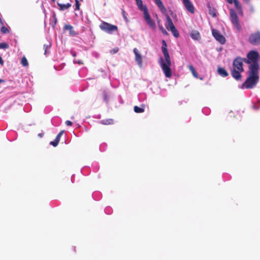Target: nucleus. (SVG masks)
<instances>
[{
	"label": "nucleus",
	"mask_w": 260,
	"mask_h": 260,
	"mask_svg": "<svg viewBox=\"0 0 260 260\" xmlns=\"http://www.w3.org/2000/svg\"><path fill=\"white\" fill-rule=\"evenodd\" d=\"M64 133V131H60L58 134V135L56 136L55 140L57 141L58 142H59L60 141V137L62 135V134H63Z\"/></svg>",
	"instance_id": "obj_27"
},
{
	"label": "nucleus",
	"mask_w": 260,
	"mask_h": 260,
	"mask_svg": "<svg viewBox=\"0 0 260 260\" xmlns=\"http://www.w3.org/2000/svg\"><path fill=\"white\" fill-rule=\"evenodd\" d=\"M227 2H228L229 4H232L233 2V0H226Z\"/></svg>",
	"instance_id": "obj_40"
},
{
	"label": "nucleus",
	"mask_w": 260,
	"mask_h": 260,
	"mask_svg": "<svg viewBox=\"0 0 260 260\" xmlns=\"http://www.w3.org/2000/svg\"><path fill=\"white\" fill-rule=\"evenodd\" d=\"M243 65L242 58L237 57L233 61V69L238 70L240 71H244Z\"/></svg>",
	"instance_id": "obj_10"
},
{
	"label": "nucleus",
	"mask_w": 260,
	"mask_h": 260,
	"mask_svg": "<svg viewBox=\"0 0 260 260\" xmlns=\"http://www.w3.org/2000/svg\"><path fill=\"white\" fill-rule=\"evenodd\" d=\"M52 2H54L56 0H51Z\"/></svg>",
	"instance_id": "obj_46"
},
{
	"label": "nucleus",
	"mask_w": 260,
	"mask_h": 260,
	"mask_svg": "<svg viewBox=\"0 0 260 260\" xmlns=\"http://www.w3.org/2000/svg\"><path fill=\"white\" fill-rule=\"evenodd\" d=\"M75 10H79L80 9V4L78 0H75Z\"/></svg>",
	"instance_id": "obj_34"
},
{
	"label": "nucleus",
	"mask_w": 260,
	"mask_h": 260,
	"mask_svg": "<svg viewBox=\"0 0 260 260\" xmlns=\"http://www.w3.org/2000/svg\"><path fill=\"white\" fill-rule=\"evenodd\" d=\"M21 63L22 65L24 67L27 66L28 64L27 60L26 58L24 56H23L21 60Z\"/></svg>",
	"instance_id": "obj_24"
},
{
	"label": "nucleus",
	"mask_w": 260,
	"mask_h": 260,
	"mask_svg": "<svg viewBox=\"0 0 260 260\" xmlns=\"http://www.w3.org/2000/svg\"><path fill=\"white\" fill-rule=\"evenodd\" d=\"M9 47V45L6 43H0V49H8Z\"/></svg>",
	"instance_id": "obj_25"
},
{
	"label": "nucleus",
	"mask_w": 260,
	"mask_h": 260,
	"mask_svg": "<svg viewBox=\"0 0 260 260\" xmlns=\"http://www.w3.org/2000/svg\"><path fill=\"white\" fill-rule=\"evenodd\" d=\"M234 4L235 8L239 15L243 16V12L241 5L238 0H233V2Z\"/></svg>",
	"instance_id": "obj_14"
},
{
	"label": "nucleus",
	"mask_w": 260,
	"mask_h": 260,
	"mask_svg": "<svg viewBox=\"0 0 260 260\" xmlns=\"http://www.w3.org/2000/svg\"><path fill=\"white\" fill-rule=\"evenodd\" d=\"M248 42L254 46L260 45V31L251 34L248 37Z\"/></svg>",
	"instance_id": "obj_7"
},
{
	"label": "nucleus",
	"mask_w": 260,
	"mask_h": 260,
	"mask_svg": "<svg viewBox=\"0 0 260 260\" xmlns=\"http://www.w3.org/2000/svg\"><path fill=\"white\" fill-rule=\"evenodd\" d=\"M50 47V44H44L43 46V49L44 50V54H47V49H49Z\"/></svg>",
	"instance_id": "obj_31"
},
{
	"label": "nucleus",
	"mask_w": 260,
	"mask_h": 260,
	"mask_svg": "<svg viewBox=\"0 0 260 260\" xmlns=\"http://www.w3.org/2000/svg\"><path fill=\"white\" fill-rule=\"evenodd\" d=\"M230 15L231 21L233 24L234 25V27L239 31H241L242 29V27L240 25L239 19L236 14V11L233 9H230Z\"/></svg>",
	"instance_id": "obj_5"
},
{
	"label": "nucleus",
	"mask_w": 260,
	"mask_h": 260,
	"mask_svg": "<svg viewBox=\"0 0 260 260\" xmlns=\"http://www.w3.org/2000/svg\"><path fill=\"white\" fill-rule=\"evenodd\" d=\"M251 10H252V11H253V8H252V7H251Z\"/></svg>",
	"instance_id": "obj_45"
},
{
	"label": "nucleus",
	"mask_w": 260,
	"mask_h": 260,
	"mask_svg": "<svg viewBox=\"0 0 260 260\" xmlns=\"http://www.w3.org/2000/svg\"><path fill=\"white\" fill-rule=\"evenodd\" d=\"M103 95L104 97V101L107 102L108 101V94L106 91H103Z\"/></svg>",
	"instance_id": "obj_30"
},
{
	"label": "nucleus",
	"mask_w": 260,
	"mask_h": 260,
	"mask_svg": "<svg viewBox=\"0 0 260 260\" xmlns=\"http://www.w3.org/2000/svg\"><path fill=\"white\" fill-rule=\"evenodd\" d=\"M245 62L246 63L250 64L251 63L250 60L247 58V59L245 58H242V63Z\"/></svg>",
	"instance_id": "obj_35"
},
{
	"label": "nucleus",
	"mask_w": 260,
	"mask_h": 260,
	"mask_svg": "<svg viewBox=\"0 0 260 260\" xmlns=\"http://www.w3.org/2000/svg\"><path fill=\"white\" fill-rule=\"evenodd\" d=\"M246 3L248 4L250 2V0H243Z\"/></svg>",
	"instance_id": "obj_43"
},
{
	"label": "nucleus",
	"mask_w": 260,
	"mask_h": 260,
	"mask_svg": "<svg viewBox=\"0 0 260 260\" xmlns=\"http://www.w3.org/2000/svg\"><path fill=\"white\" fill-rule=\"evenodd\" d=\"M186 9L191 13H194V7L189 0H182Z\"/></svg>",
	"instance_id": "obj_13"
},
{
	"label": "nucleus",
	"mask_w": 260,
	"mask_h": 260,
	"mask_svg": "<svg viewBox=\"0 0 260 260\" xmlns=\"http://www.w3.org/2000/svg\"><path fill=\"white\" fill-rule=\"evenodd\" d=\"M122 15H123V18L124 19V20L126 21V22H128V19L127 17V16H126V13L125 12V11L124 10H122Z\"/></svg>",
	"instance_id": "obj_32"
},
{
	"label": "nucleus",
	"mask_w": 260,
	"mask_h": 260,
	"mask_svg": "<svg viewBox=\"0 0 260 260\" xmlns=\"http://www.w3.org/2000/svg\"><path fill=\"white\" fill-rule=\"evenodd\" d=\"M253 108L255 110H258L259 108V106H257L256 105H253Z\"/></svg>",
	"instance_id": "obj_37"
},
{
	"label": "nucleus",
	"mask_w": 260,
	"mask_h": 260,
	"mask_svg": "<svg viewBox=\"0 0 260 260\" xmlns=\"http://www.w3.org/2000/svg\"><path fill=\"white\" fill-rule=\"evenodd\" d=\"M66 124L68 126H71L72 125V122L70 120H67L66 121Z\"/></svg>",
	"instance_id": "obj_36"
},
{
	"label": "nucleus",
	"mask_w": 260,
	"mask_h": 260,
	"mask_svg": "<svg viewBox=\"0 0 260 260\" xmlns=\"http://www.w3.org/2000/svg\"><path fill=\"white\" fill-rule=\"evenodd\" d=\"M59 143V142H58L57 141L54 140V141H51L50 142V144L53 146L54 147H56L57 146V145Z\"/></svg>",
	"instance_id": "obj_33"
},
{
	"label": "nucleus",
	"mask_w": 260,
	"mask_h": 260,
	"mask_svg": "<svg viewBox=\"0 0 260 260\" xmlns=\"http://www.w3.org/2000/svg\"><path fill=\"white\" fill-rule=\"evenodd\" d=\"M143 14L144 19L147 23L152 29H155L156 28L155 23L153 20L151 19L147 9H144V12Z\"/></svg>",
	"instance_id": "obj_8"
},
{
	"label": "nucleus",
	"mask_w": 260,
	"mask_h": 260,
	"mask_svg": "<svg viewBox=\"0 0 260 260\" xmlns=\"http://www.w3.org/2000/svg\"><path fill=\"white\" fill-rule=\"evenodd\" d=\"M243 71H240L238 70H236L233 69L231 70V75L232 77L237 80V81H240L241 80L242 76L241 73L243 72Z\"/></svg>",
	"instance_id": "obj_12"
},
{
	"label": "nucleus",
	"mask_w": 260,
	"mask_h": 260,
	"mask_svg": "<svg viewBox=\"0 0 260 260\" xmlns=\"http://www.w3.org/2000/svg\"><path fill=\"white\" fill-rule=\"evenodd\" d=\"M190 36L192 39L195 40H199L201 39L200 34L197 30H192Z\"/></svg>",
	"instance_id": "obj_16"
},
{
	"label": "nucleus",
	"mask_w": 260,
	"mask_h": 260,
	"mask_svg": "<svg viewBox=\"0 0 260 260\" xmlns=\"http://www.w3.org/2000/svg\"><path fill=\"white\" fill-rule=\"evenodd\" d=\"M4 82L5 81L4 80L0 79V83H4Z\"/></svg>",
	"instance_id": "obj_44"
},
{
	"label": "nucleus",
	"mask_w": 260,
	"mask_h": 260,
	"mask_svg": "<svg viewBox=\"0 0 260 260\" xmlns=\"http://www.w3.org/2000/svg\"><path fill=\"white\" fill-rule=\"evenodd\" d=\"M161 50L163 53L168 52L167 49V45L165 40H162V41Z\"/></svg>",
	"instance_id": "obj_22"
},
{
	"label": "nucleus",
	"mask_w": 260,
	"mask_h": 260,
	"mask_svg": "<svg viewBox=\"0 0 260 260\" xmlns=\"http://www.w3.org/2000/svg\"><path fill=\"white\" fill-rule=\"evenodd\" d=\"M44 135L43 133H40L38 135V137L42 138Z\"/></svg>",
	"instance_id": "obj_39"
},
{
	"label": "nucleus",
	"mask_w": 260,
	"mask_h": 260,
	"mask_svg": "<svg viewBox=\"0 0 260 260\" xmlns=\"http://www.w3.org/2000/svg\"><path fill=\"white\" fill-rule=\"evenodd\" d=\"M212 34L214 38L221 44H225V39L219 30L213 29L212 30Z\"/></svg>",
	"instance_id": "obj_9"
},
{
	"label": "nucleus",
	"mask_w": 260,
	"mask_h": 260,
	"mask_svg": "<svg viewBox=\"0 0 260 260\" xmlns=\"http://www.w3.org/2000/svg\"><path fill=\"white\" fill-rule=\"evenodd\" d=\"M218 73L222 77H225L228 76V73L227 71L222 68L218 67L217 69Z\"/></svg>",
	"instance_id": "obj_17"
},
{
	"label": "nucleus",
	"mask_w": 260,
	"mask_h": 260,
	"mask_svg": "<svg viewBox=\"0 0 260 260\" xmlns=\"http://www.w3.org/2000/svg\"><path fill=\"white\" fill-rule=\"evenodd\" d=\"M166 28L170 30L175 38H178L179 36V32L174 25L173 21L169 16L167 17V23L166 24Z\"/></svg>",
	"instance_id": "obj_6"
},
{
	"label": "nucleus",
	"mask_w": 260,
	"mask_h": 260,
	"mask_svg": "<svg viewBox=\"0 0 260 260\" xmlns=\"http://www.w3.org/2000/svg\"><path fill=\"white\" fill-rule=\"evenodd\" d=\"M99 27L102 30L108 34H111L114 31H118V27L116 25L109 23L104 21H102Z\"/></svg>",
	"instance_id": "obj_4"
},
{
	"label": "nucleus",
	"mask_w": 260,
	"mask_h": 260,
	"mask_svg": "<svg viewBox=\"0 0 260 260\" xmlns=\"http://www.w3.org/2000/svg\"><path fill=\"white\" fill-rule=\"evenodd\" d=\"M4 60H3L2 57L0 56V64L3 65Z\"/></svg>",
	"instance_id": "obj_38"
},
{
	"label": "nucleus",
	"mask_w": 260,
	"mask_h": 260,
	"mask_svg": "<svg viewBox=\"0 0 260 260\" xmlns=\"http://www.w3.org/2000/svg\"><path fill=\"white\" fill-rule=\"evenodd\" d=\"M134 110L135 112L137 113H143L144 111V108L139 107L137 106L134 107Z\"/></svg>",
	"instance_id": "obj_23"
},
{
	"label": "nucleus",
	"mask_w": 260,
	"mask_h": 260,
	"mask_svg": "<svg viewBox=\"0 0 260 260\" xmlns=\"http://www.w3.org/2000/svg\"><path fill=\"white\" fill-rule=\"evenodd\" d=\"M64 30H69V34L71 36H75L77 35V33L73 29V27L69 24H66L63 27Z\"/></svg>",
	"instance_id": "obj_15"
},
{
	"label": "nucleus",
	"mask_w": 260,
	"mask_h": 260,
	"mask_svg": "<svg viewBox=\"0 0 260 260\" xmlns=\"http://www.w3.org/2000/svg\"><path fill=\"white\" fill-rule=\"evenodd\" d=\"M58 6L59 7V10L61 11H64L66 9H69L71 7V4L70 3H67L66 4H62L59 3H57Z\"/></svg>",
	"instance_id": "obj_18"
},
{
	"label": "nucleus",
	"mask_w": 260,
	"mask_h": 260,
	"mask_svg": "<svg viewBox=\"0 0 260 260\" xmlns=\"http://www.w3.org/2000/svg\"><path fill=\"white\" fill-rule=\"evenodd\" d=\"M136 1L139 9L143 11V12H144L145 8L147 9L145 6H143L142 0H136Z\"/></svg>",
	"instance_id": "obj_21"
},
{
	"label": "nucleus",
	"mask_w": 260,
	"mask_h": 260,
	"mask_svg": "<svg viewBox=\"0 0 260 260\" xmlns=\"http://www.w3.org/2000/svg\"><path fill=\"white\" fill-rule=\"evenodd\" d=\"M209 14L213 17H215L216 16L215 10L214 8L212 9L211 7H210L209 9Z\"/></svg>",
	"instance_id": "obj_26"
},
{
	"label": "nucleus",
	"mask_w": 260,
	"mask_h": 260,
	"mask_svg": "<svg viewBox=\"0 0 260 260\" xmlns=\"http://www.w3.org/2000/svg\"><path fill=\"white\" fill-rule=\"evenodd\" d=\"M155 2L161 11L166 12V9L160 0H155Z\"/></svg>",
	"instance_id": "obj_19"
},
{
	"label": "nucleus",
	"mask_w": 260,
	"mask_h": 260,
	"mask_svg": "<svg viewBox=\"0 0 260 260\" xmlns=\"http://www.w3.org/2000/svg\"><path fill=\"white\" fill-rule=\"evenodd\" d=\"M53 17H54V19L55 22L56 23V22L57 21V19H56V15H55V14H54V15H53Z\"/></svg>",
	"instance_id": "obj_41"
},
{
	"label": "nucleus",
	"mask_w": 260,
	"mask_h": 260,
	"mask_svg": "<svg viewBox=\"0 0 260 260\" xmlns=\"http://www.w3.org/2000/svg\"><path fill=\"white\" fill-rule=\"evenodd\" d=\"M163 54L165 59V61H164L162 58H160V65L166 77L167 78H170L172 76V72L170 68L171 66L170 57L168 52Z\"/></svg>",
	"instance_id": "obj_2"
},
{
	"label": "nucleus",
	"mask_w": 260,
	"mask_h": 260,
	"mask_svg": "<svg viewBox=\"0 0 260 260\" xmlns=\"http://www.w3.org/2000/svg\"><path fill=\"white\" fill-rule=\"evenodd\" d=\"M258 70L253 66L251 69H249L248 77L242 86L247 89L252 88L255 86L259 80Z\"/></svg>",
	"instance_id": "obj_1"
},
{
	"label": "nucleus",
	"mask_w": 260,
	"mask_h": 260,
	"mask_svg": "<svg viewBox=\"0 0 260 260\" xmlns=\"http://www.w3.org/2000/svg\"><path fill=\"white\" fill-rule=\"evenodd\" d=\"M159 29L161 31V32L162 33L163 35H168V32L166 31V30L161 25H159Z\"/></svg>",
	"instance_id": "obj_28"
},
{
	"label": "nucleus",
	"mask_w": 260,
	"mask_h": 260,
	"mask_svg": "<svg viewBox=\"0 0 260 260\" xmlns=\"http://www.w3.org/2000/svg\"><path fill=\"white\" fill-rule=\"evenodd\" d=\"M247 57L250 60L251 64L249 67V69H251L252 67L255 66L257 70H259V64L257 61L258 58V53L255 51H250L247 54Z\"/></svg>",
	"instance_id": "obj_3"
},
{
	"label": "nucleus",
	"mask_w": 260,
	"mask_h": 260,
	"mask_svg": "<svg viewBox=\"0 0 260 260\" xmlns=\"http://www.w3.org/2000/svg\"><path fill=\"white\" fill-rule=\"evenodd\" d=\"M1 31L3 34H7V33H8L9 31L8 28L3 25H2V27L1 28Z\"/></svg>",
	"instance_id": "obj_29"
},
{
	"label": "nucleus",
	"mask_w": 260,
	"mask_h": 260,
	"mask_svg": "<svg viewBox=\"0 0 260 260\" xmlns=\"http://www.w3.org/2000/svg\"><path fill=\"white\" fill-rule=\"evenodd\" d=\"M133 52L135 55L136 61L137 62L139 66L141 68L143 66V59L142 55L136 48H135L133 49Z\"/></svg>",
	"instance_id": "obj_11"
},
{
	"label": "nucleus",
	"mask_w": 260,
	"mask_h": 260,
	"mask_svg": "<svg viewBox=\"0 0 260 260\" xmlns=\"http://www.w3.org/2000/svg\"><path fill=\"white\" fill-rule=\"evenodd\" d=\"M3 24H3V21H2V19H1V18H0V26H1V25H2H2H3Z\"/></svg>",
	"instance_id": "obj_42"
},
{
	"label": "nucleus",
	"mask_w": 260,
	"mask_h": 260,
	"mask_svg": "<svg viewBox=\"0 0 260 260\" xmlns=\"http://www.w3.org/2000/svg\"><path fill=\"white\" fill-rule=\"evenodd\" d=\"M188 69L189 70H190V71L191 72V74H192L193 76L196 78H198V73L196 72L195 69L194 68V67L191 66V65H189L188 66Z\"/></svg>",
	"instance_id": "obj_20"
}]
</instances>
